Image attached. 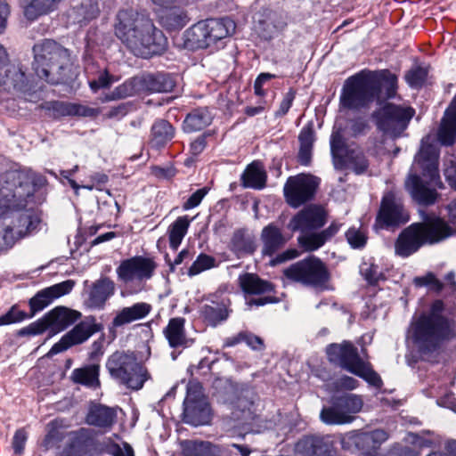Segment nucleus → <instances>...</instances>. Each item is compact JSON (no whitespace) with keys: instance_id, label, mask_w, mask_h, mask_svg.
I'll use <instances>...</instances> for the list:
<instances>
[{"instance_id":"1","label":"nucleus","mask_w":456,"mask_h":456,"mask_svg":"<svg viewBox=\"0 0 456 456\" xmlns=\"http://www.w3.org/2000/svg\"><path fill=\"white\" fill-rule=\"evenodd\" d=\"M45 183V178L31 170H11L0 175V249L11 247L16 239L29 232L32 221L15 210L24 208L26 199Z\"/></svg>"},{"instance_id":"2","label":"nucleus","mask_w":456,"mask_h":456,"mask_svg":"<svg viewBox=\"0 0 456 456\" xmlns=\"http://www.w3.org/2000/svg\"><path fill=\"white\" fill-rule=\"evenodd\" d=\"M117 37L136 56L149 58L161 53L167 38L153 21L134 10H122L115 25Z\"/></svg>"},{"instance_id":"3","label":"nucleus","mask_w":456,"mask_h":456,"mask_svg":"<svg viewBox=\"0 0 456 456\" xmlns=\"http://www.w3.org/2000/svg\"><path fill=\"white\" fill-rule=\"evenodd\" d=\"M396 87L397 77L388 70L379 74L362 71L346 80L340 104L350 110L363 108L376 100L380 102L394 97Z\"/></svg>"},{"instance_id":"4","label":"nucleus","mask_w":456,"mask_h":456,"mask_svg":"<svg viewBox=\"0 0 456 456\" xmlns=\"http://www.w3.org/2000/svg\"><path fill=\"white\" fill-rule=\"evenodd\" d=\"M438 156L436 147L423 139L405 181L407 191L419 204H434L437 198L434 187H441L442 184L438 171Z\"/></svg>"},{"instance_id":"5","label":"nucleus","mask_w":456,"mask_h":456,"mask_svg":"<svg viewBox=\"0 0 456 456\" xmlns=\"http://www.w3.org/2000/svg\"><path fill=\"white\" fill-rule=\"evenodd\" d=\"M443 312L444 303L441 300H436L428 311L413 316L409 336L421 352L436 349L451 336V324Z\"/></svg>"},{"instance_id":"6","label":"nucleus","mask_w":456,"mask_h":456,"mask_svg":"<svg viewBox=\"0 0 456 456\" xmlns=\"http://www.w3.org/2000/svg\"><path fill=\"white\" fill-rule=\"evenodd\" d=\"M452 234V228L444 219L434 214L425 215L421 222L411 224L400 233L395 245V253L407 257L423 245L438 243Z\"/></svg>"},{"instance_id":"7","label":"nucleus","mask_w":456,"mask_h":456,"mask_svg":"<svg viewBox=\"0 0 456 456\" xmlns=\"http://www.w3.org/2000/svg\"><path fill=\"white\" fill-rule=\"evenodd\" d=\"M34 69L37 77L52 84L61 82L68 68L67 50L52 40H45L35 45L33 48Z\"/></svg>"},{"instance_id":"8","label":"nucleus","mask_w":456,"mask_h":456,"mask_svg":"<svg viewBox=\"0 0 456 456\" xmlns=\"http://www.w3.org/2000/svg\"><path fill=\"white\" fill-rule=\"evenodd\" d=\"M106 368L114 380L133 390L141 389L149 379L147 370L132 352L116 351L108 358Z\"/></svg>"},{"instance_id":"9","label":"nucleus","mask_w":456,"mask_h":456,"mask_svg":"<svg viewBox=\"0 0 456 456\" xmlns=\"http://www.w3.org/2000/svg\"><path fill=\"white\" fill-rule=\"evenodd\" d=\"M327 354L330 362L362 378L370 385L377 387L381 386L382 380L379 374L371 369L370 363L361 360L357 349L352 344L344 342L330 345L327 348Z\"/></svg>"},{"instance_id":"10","label":"nucleus","mask_w":456,"mask_h":456,"mask_svg":"<svg viewBox=\"0 0 456 456\" xmlns=\"http://www.w3.org/2000/svg\"><path fill=\"white\" fill-rule=\"evenodd\" d=\"M285 276L304 285L324 290L330 279L325 265L318 258L310 256L284 270Z\"/></svg>"},{"instance_id":"11","label":"nucleus","mask_w":456,"mask_h":456,"mask_svg":"<svg viewBox=\"0 0 456 456\" xmlns=\"http://www.w3.org/2000/svg\"><path fill=\"white\" fill-rule=\"evenodd\" d=\"M414 113L411 107L387 103L376 111L374 116L377 126L384 135L395 139L403 134Z\"/></svg>"},{"instance_id":"12","label":"nucleus","mask_w":456,"mask_h":456,"mask_svg":"<svg viewBox=\"0 0 456 456\" xmlns=\"http://www.w3.org/2000/svg\"><path fill=\"white\" fill-rule=\"evenodd\" d=\"M210 420L211 409L201 386L198 382H190L184 400L183 421L199 427L209 424Z\"/></svg>"},{"instance_id":"13","label":"nucleus","mask_w":456,"mask_h":456,"mask_svg":"<svg viewBox=\"0 0 456 456\" xmlns=\"http://www.w3.org/2000/svg\"><path fill=\"white\" fill-rule=\"evenodd\" d=\"M8 54L0 44V93L26 94L32 89V83L20 64H7Z\"/></svg>"},{"instance_id":"14","label":"nucleus","mask_w":456,"mask_h":456,"mask_svg":"<svg viewBox=\"0 0 456 456\" xmlns=\"http://www.w3.org/2000/svg\"><path fill=\"white\" fill-rule=\"evenodd\" d=\"M156 269V264L151 258L142 256L126 259L117 268L119 281L126 285H141L150 280Z\"/></svg>"},{"instance_id":"15","label":"nucleus","mask_w":456,"mask_h":456,"mask_svg":"<svg viewBox=\"0 0 456 456\" xmlns=\"http://www.w3.org/2000/svg\"><path fill=\"white\" fill-rule=\"evenodd\" d=\"M318 183V179L310 175L301 174L289 177L284 186L288 204L297 208L309 200L314 196Z\"/></svg>"},{"instance_id":"16","label":"nucleus","mask_w":456,"mask_h":456,"mask_svg":"<svg viewBox=\"0 0 456 456\" xmlns=\"http://www.w3.org/2000/svg\"><path fill=\"white\" fill-rule=\"evenodd\" d=\"M409 216L399 199L393 191L387 192L382 199L377 222L381 226H393L408 222Z\"/></svg>"},{"instance_id":"17","label":"nucleus","mask_w":456,"mask_h":456,"mask_svg":"<svg viewBox=\"0 0 456 456\" xmlns=\"http://www.w3.org/2000/svg\"><path fill=\"white\" fill-rule=\"evenodd\" d=\"M325 223L326 214L324 209L317 206H309L289 221L288 228L292 232H306L323 226Z\"/></svg>"},{"instance_id":"18","label":"nucleus","mask_w":456,"mask_h":456,"mask_svg":"<svg viewBox=\"0 0 456 456\" xmlns=\"http://www.w3.org/2000/svg\"><path fill=\"white\" fill-rule=\"evenodd\" d=\"M388 439V434L383 429H375L370 432L354 431L342 439L344 448L350 449L352 445L358 450H376Z\"/></svg>"},{"instance_id":"19","label":"nucleus","mask_w":456,"mask_h":456,"mask_svg":"<svg viewBox=\"0 0 456 456\" xmlns=\"http://www.w3.org/2000/svg\"><path fill=\"white\" fill-rule=\"evenodd\" d=\"M74 285L75 282L72 280H67L38 291L29 300V306L31 310L30 317H32L36 313L42 311L55 299L69 294L72 290Z\"/></svg>"},{"instance_id":"20","label":"nucleus","mask_w":456,"mask_h":456,"mask_svg":"<svg viewBox=\"0 0 456 456\" xmlns=\"http://www.w3.org/2000/svg\"><path fill=\"white\" fill-rule=\"evenodd\" d=\"M115 291V282L109 277H101L90 285L85 304L89 308L102 310Z\"/></svg>"},{"instance_id":"21","label":"nucleus","mask_w":456,"mask_h":456,"mask_svg":"<svg viewBox=\"0 0 456 456\" xmlns=\"http://www.w3.org/2000/svg\"><path fill=\"white\" fill-rule=\"evenodd\" d=\"M94 334L92 326L86 322H80L70 331L65 334L61 340L54 344L48 354L53 355L61 353L72 346L82 344Z\"/></svg>"},{"instance_id":"22","label":"nucleus","mask_w":456,"mask_h":456,"mask_svg":"<svg viewBox=\"0 0 456 456\" xmlns=\"http://www.w3.org/2000/svg\"><path fill=\"white\" fill-rule=\"evenodd\" d=\"M229 305L228 299L211 300L200 307V316L208 325L216 327L229 317Z\"/></svg>"},{"instance_id":"23","label":"nucleus","mask_w":456,"mask_h":456,"mask_svg":"<svg viewBox=\"0 0 456 456\" xmlns=\"http://www.w3.org/2000/svg\"><path fill=\"white\" fill-rule=\"evenodd\" d=\"M80 313L64 306H57L47 313L44 317L47 328L59 332L73 324L80 317Z\"/></svg>"},{"instance_id":"24","label":"nucleus","mask_w":456,"mask_h":456,"mask_svg":"<svg viewBox=\"0 0 456 456\" xmlns=\"http://www.w3.org/2000/svg\"><path fill=\"white\" fill-rule=\"evenodd\" d=\"M117 413L112 408L102 404H93L88 411L86 421L88 425L103 429L104 432L110 430L116 422Z\"/></svg>"},{"instance_id":"25","label":"nucleus","mask_w":456,"mask_h":456,"mask_svg":"<svg viewBox=\"0 0 456 456\" xmlns=\"http://www.w3.org/2000/svg\"><path fill=\"white\" fill-rule=\"evenodd\" d=\"M151 311V305L145 302L124 307L116 314L111 322V329L122 327L146 317Z\"/></svg>"},{"instance_id":"26","label":"nucleus","mask_w":456,"mask_h":456,"mask_svg":"<svg viewBox=\"0 0 456 456\" xmlns=\"http://www.w3.org/2000/svg\"><path fill=\"white\" fill-rule=\"evenodd\" d=\"M151 311V305L145 302L124 307L116 314L111 322V329L122 327L146 317Z\"/></svg>"},{"instance_id":"27","label":"nucleus","mask_w":456,"mask_h":456,"mask_svg":"<svg viewBox=\"0 0 456 456\" xmlns=\"http://www.w3.org/2000/svg\"><path fill=\"white\" fill-rule=\"evenodd\" d=\"M92 444L90 431L80 428L68 434V444L64 448V456H85Z\"/></svg>"},{"instance_id":"28","label":"nucleus","mask_w":456,"mask_h":456,"mask_svg":"<svg viewBox=\"0 0 456 456\" xmlns=\"http://www.w3.org/2000/svg\"><path fill=\"white\" fill-rule=\"evenodd\" d=\"M209 45L231 36L235 31V23L228 18L203 20Z\"/></svg>"},{"instance_id":"29","label":"nucleus","mask_w":456,"mask_h":456,"mask_svg":"<svg viewBox=\"0 0 456 456\" xmlns=\"http://www.w3.org/2000/svg\"><path fill=\"white\" fill-rule=\"evenodd\" d=\"M142 93H167L175 87V82L168 74H148L140 77Z\"/></svg>"},{"instance_id":"30","label":"nucleus","mask_w":456,"mask_h":456,"mask_svg":"<svg viewBox=\"0 0 456 456\" xmlns=\"http://www.w3.org/2000/svg\"><path fill=\"white\" fill-rule=\"evenodd\" d=\"M229 248L238 257L252 254L256 248L255 236L248 230H236L231 238Z\"/></svg>"},{"instance_id":"31","label":"nucleus","mask_w":456,"mask_h":456,"mask_svg":"<svg viewBox=\"0 0 456 456\" xmlns=\"http://www.w3.org/2000/svg\"><path fill=\"white\" fill-rule=\"evenodd\" d=\"M261 240L263 254L272 256L286 243L288 239L282 234L280 228L271 224L262 230Z\"/></svg>"},{"instance_id":"32","label":"nucleus","mask_w":456,"mask_h":456,"mask_svg":"<svg viewBox=\"0 0 456 456\" xmlns=\"http://www.w3.org/2000/svg\"><path fill=\"white\" fill-rule=\"evenodd\" d=\"M212 119V114L208 108L200 107L194 109L187 114L183 121V131L186 133L200 131L209 126Z\"/></svg>"},{"instance_id":"33","label":"nucleus","mask_w":456,"mask_h":456,"mask_svg":"<svg viewBox=\"0 0 456 456\" xmlns=\"http://www.w3.org/2000/svg\"><path fill=\"white\" fill-rule=\"evenodd\" d=\"M183 456H218L220 449L208 441L184 440L181 442Z\"/></svg>"},{"instance_id":"34","label":"nucleus","mask_w":456,"mask_h":456,"mask_svg":"<svg viewBox=\"0 0 456 456\" xmlns=\"http://www.w3.org/2000/svg\"><path fill=\"white\" fill-rule=\"evenodd\" d=\"M140 77H134L126 80L113 91L104 95L102 101L110 102L125 99L142 93Z\"/></svg>"},{"instance_id":"35","label":"nucleus","mask_w":456,"mask_h":456,"mask_svg":"<svg viewBox=\"0 0 456 456\" xmlns=\"http://www.w3.org/2000/svg\"><path fill=\"white\" fill-rule=\"evenodd\" d=\"M183 41L184 46L189 50H196L210 46L203 20L194 24L184 32Z\"/></svg>"},{"instance_id":"36","label":"nucleus","mask_w":456,"mask_h":456,"mask_svg":"<svg viewBox=\"0 0 456 456\" xmlns=\"http://www.w3.org/2000/svg\"><path fill=\"white\" fill-rule=\"evenodd\" d=\"M184 323L185 320L181 317L169 320L163 332L171 347L184 346L186 345Z\"/></svg>"},{"instance_id":"37","label":"nucleus","mask_w":456,"mask_h":456,"mask_svg":"<svg viewBox=\"0 0 456 456\" xmlns=\"http://www.w3.org/2000/svg\"><path fill=\"white\" fill-rule=\"evenodd\" d=\"M53 110L59 116H77V117H90L94 118L99 115L100 110L97 109L90 108L86 105L56 102L53 105Z\"/></svg>"},{"instance_id":"38","label":"nucleus","mask_w":456,"mask_h":456,"mask_svg":"<svg viewBox=\"0 0 456 456\" xmlns=\"http://www.w3.org/2000/svg\"><path fill=\"white\" fill-rule=\"evenodd\" d=\"M61 0H24V15L27 19L34 20L39 16L54 10Z\"/></svg>"},{"instance_id":"39","label":"nucleus","mask_w":456,"mask_h":456,"mask_svg":"<svg viewBox=\"0 0 456 456\" xmlns=\"http://www.w3.org/2000/svg\"><path fill=\"white\" fill-rule=\"evenodd\" d=\"M239 283L241 289L246 294L259 295L273 290L272 284L261 280L257 275L253 273H247L240 275Z\"/></svg>"},{"instance_id":"40","label":"nucleus","mask_w":456,"mask_h":456,"mask_svg":"<svg viewBox=\"0 0 456 456\" xmlns=\"http://www.w3.org/2000/svg\"><path fill=\"white\" fill-rule=\"evenodd\" d=\"M266 182V174L260 162H253L248 166L242 175V183L245 187L262 189Z\"/></svg>"},{"instance_id":"41","label":"nucleus","mask_w":456,"mask_h":456,"mask_svg":"<svg viewBox=\"0 0 456 456\" xmlns=\"http://www.w3.org/2000/svg\"><path fill=\"white\" fill-rule=\"evenodd\" d=\"M67 425L63 419H54L47 425V434L43 444L46 449L59 447L60 443L68 436Z\"/></svg>"},{"instance_id":"42","label":"nucleus","mask_w":456,"mask_h":456,"mask_svg":"<svg viewBox=\"0 0 456 456\" xmlns=\"http://www.w3.org/2000/svg\"><path fill=\"white\" fill-rule=\"evenodd\" d=\"M175 134V129L167 120L156 121L151 127V144L159 148L168 142Z\"/></svg>"},{"instance_id":"43","label":"nucleus","mask_w":456,"mask_h":456,"mask_svg":"<svg viewBox=\"0 0 456 456\" xmlns=\"http://www.w3.org/2000/svg\"><path fill=\"white\" fill-rule=\"evenodd\" d=\"M71 379L77 384H81L90 387L99 386V366L93 364L84 368H77L73 370Z\"/></svg>"},{"instance_id":"44","label":"nucleus","mask_w":456,"mask_h":456,"mask_svg":"<svg viewBox=\"0 0 456 456\" xmlns=\"http://www.w3.org/2000/svg\"><path fill=\"white\" fill-rule=\"evenodd\" d=\"M191 219L187 216H179L168 228L170 248L176 250L186 235Z\"/></svg>"},{"instance_id":"45","label":"nucleus","mask_w":456,"mask_h":456,"mask_svg":"<svg viewBox=\"0 0 456 456\" xmlns=\"http://www.w3.org/2000/svg\"><path fill=\"white\" fill-rule=\"evenodd\" d=\"M321 420L328 425H343L351 423V419L344 412V410L338 406V403L334 400L330 407H324L320 413Z\"/></svg>"},{"instance_id":"46","label":"nucleus","mask_w":456,"mask_h":456,"mask_svg":"<svg viewBox=\"0 0 456 456\" xmlns=\"http://www.w3.org/2000/svg\"><path fill=\"white\" fill-rule=\"evenodd\" d=\"M298 140L300 143L298 161L301 165L308 166L311 162L314 141L313 130L310 127L303 128L299 134Z\"/></svg>"},{"instance_id":"47","label":"nucleus","mask_w":456,"mask_h":456,"mask_svg":"<svg viewBox=\"0 0 456 456\" xmlns=\"http://www.w3.org/2000/svg\"><path fill=\"white\" fill-rule=\"evenodd\" d=\"M161 20L167 29H180L189 21L187 13L179 7L170 8Z\"/></svg>"},{"instance_id":"48","label":"nucleus","mask_w":456,"mask_h":456,"mask_svg":"<svg viewBox=\"0 0 456 456\" xmlns=\"http://www.w3.org/2000/svg\"><path fill=\"white\" fill-rule=\"evenodd\" d=\"M335 399L338 403V406L344 410V412L347 414V417L350 418L351 422H353L354 414L361 411L362 408V399L354 394H346Z\"/></svg>"},{"instance_id":"49","label":"nucleus","mask_w":456,"mask_h":456,"mask_svg":"<svg viewBox=\"0 0 456 456\" xmlns=\"http://www.w3.org/2000/svg\"><path fill=\"white\" fill-rule=\"evenodd\" d=\"M328 232L309 233L302 232L297 239L299 245L306 251H314L321 248L326 241L325 237Z\"/></svg>"},{"instance_id":"50","label":"nucleus","mask_w":456,"mask_h":456,"mask_svg":"<svg viewBox=\"0 0 456 456\" xmlns=\"http://www.w3.org/2000/svg\"><path fill=\"white\" fill-rule=\"evenodd\" d=\"M217 266L218 262L214 256L201 253L191 264L188 269L187 274L190 277H192Z\"/></svg>"},{"instance_id":"51","label":"nucleus","mask_w":456,"mask_h":456,"mask_svg":"<svg viewBox=\"0 0 456 456\" xmlns=\"http://www.w3.org/2000/svg\"><path fill=\"white\" fill-rule=\"evenodd\" d=\"M333 443L330 436H316L313 456H333Z\"/></svg>"},{"instance_id":"52","label":"nucleus","mask_w":456,"mask_h":456,"mask_svg":"<svg viewBox=\"0 0 456 456\" xmlns=\"http://www.w3.org/2000/svg\"><path fill=\"white\" fill-rule=\"evenodd\" d=\"M330 150L334 159L343 160L348 154L339 132H334L330 139Z\"/></svg>"},{"instance_id":"53","label":"nucleus","mask_w":456,"mask_h":456,"mask_svg":"<svg viewBox=\"0 0 456 456\" xmlns=\"http://www.w3.org/2000/svg\"><path fill=\"white\" fill-rule=\"evenodd\" d=\"M28 317L30 315L13 305L5 314L0 316V326L20 322Z\"/></svg>"},{"instance_id":"54","label":"nucleus","mask_w":456,"mask_h":456,"mask_svg":"<svg viewBox=\"0 0 456 456\" xmlns=\"http://www.w3.org/2000/svg\"><path fill=\"white\" fill-rule=\"evenodd\" d=\"M343 161H348L356 174H362L368 167L367 160L361 151H351Z\"/></svg>"},{"instance_id":"55","label":"nucleus","mask_w":456,"mask_h":456,"mask_svg":"<svg viewBox=\"0 0 456 456\" xmlns=\"http://www.w3.org/2000/svg\"><path fill=\"white\" fill-rule=\"evenodd\" d=\"M427 76L426 68L415 67L406 74L405 79L411 87H419L425 82Z\"/></svg>"},{"instance_id":"56","label":"nucleus","mask_w":456,"mask_h":456,"mask_svg":"<svg viewBox=\"0 0 456 456\" xmlns=\"http://www.w3.org/2000/svg\"><path fill=\"white\" fill-rule=\"evenodd\" d=\"M316 436H305L295 444V452L304 456H313Z\"/></svg>"},{"instance_id":"57","label":"nucleus","mask_w":456,"mask_h":456,"mask_svg":"<svg viewBox=\"0 0 456 456\" xmlns=\"http://www.w3.org/2000/svg\"><path fill=\"white\" fill-rule=\"evenodd\" d=\"M346 240L352 248H358L365 245L367 237L364 232L351 228L346 233Z\"/></svg>"},{"instance_id":"58","label":"nucleus","mask_w":456,"mask_h":456,"mask_svg":"<svg viewBox=\"0 0 456 456\" xmlns=\"http://www.w3.org/2000/svg\"><path fill=\"white\" fill-rule=\"evenodd\" d=\"M361 273L364 276L365 280L371 284L376 283L381 276L378 265L373 264H363L361 266Z\"/></svg>"},{"instance_id":"59","label":"nucleus","mask_w":456,"mask_h":456,"mask_svg":"<svg viewBox=\"0 0 456 456\" xmlns=\"http://www.w3.org/2000/svg\"><path fill=\"white\" fill-rule=\"evenodd\" d=\"M115 79L112 76H110L107 71H103L100 74L97 79H94L89 81L90 88L96 92L101 88L109 87L112 83H114Z\"/></svg>"},{"instance_id":"60","label":"nucleus","mask_w":456,"mask_h":456,"mask_svg":"<svg viewBox=\"0 0 456 456\" xmlns=\"http://www.w3.org/2000/svg\"><path fill=\"white\" fill-rule=\"evenodd\" d=\"M208 192V189L207 187L197 190L195 192L191 194V196L184 202L183 208L185 210L193 208L200 205L203 198Z\"/></svg>"},{"instance_id":"61","label":"nucleus","mask_w":456,"mask_h":456,"mask_svg":"<svg viewBox=\"0 0 456 456\" xmlns=\"http://www.w3.org/2000/svg\"><path fill=\"white\" fill-rule=\"evenodd\" d=\"M106 452L113 456H134L132 447L126 443H124L122 447L117 444H110L107 446Z\"/></svg>"},{"instance_id":"62","label":"nucleus","mask_w":456,"mask_h":456,"mask_svg":"<svg viewBox=\"0 0 456 456\" xmlns=\"http://www.w3.org/2000/svg\"><path fill=\"white\" fill-rule=\"evenodd\" d=\"M444 174L450 185L456 190V162L445 160Z\"/></svg>"},{"instance_id":"63","label":"nucleus","mask_w":456,"mask_h":456,"mask_svg":"<svg viewBox=\"0 0 456 456\" xmlns=\"http://www.w3.org/2000/svg\"><path fill=\"white\" fill-rule=\"evenodd\" d=\"M295 99V92L290 89L285 94L283 99L280 104L279 110L276 111L275 116H284L290 109L292 102Z\"/></svg>"},{"instance_id":"64","label":"nucleus","mask_w":456,"mask_h":456,"mask_svg":"<svg viewBox=\"0 0 456 456\" xmlns=\"http://www.w3.org/2000/svg\"><path fill=\"white\" fill-rule=\"evenodd\" d=\"M208 136L207 134L200 135L191 143L190 152L193 157L199 156L205 150Z\"/></svg>"}]
</instances>
